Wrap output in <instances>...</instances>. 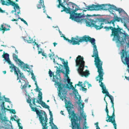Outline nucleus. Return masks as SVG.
<instances>
[{"instance_id": "1", "label": "nucleus", "mask_w": 129, "mask_h": 129, "mask_svg": "<svg viewBox=\"0 0 129 129\" xmlns=\"http://www.w3.org/2000/svg\"><path fill=\"white\" fill-rule=\"evenodd\" d=\"M66 88L70 89V88H58V95L60 99L63 100L64 99L65 100L66 108L67 110L68 113L71 115L69 116L70 118L71 117L72 126V129H81L80 126V122L82 119L81 117L79 116L78 118L76 116V114L74 113V111H72L73 105L70 101H67L66 99L67 95V91Z\"/></svg>"}, {"instance_id": "2", "label": "nucleus", "mask_w": 129, "mask_h": 129, "mask_svg": "<svg viewBox=\"0 0 129 129\" xmlns=\"http://www.w3.org/2000/svg\"><path fill=\"white\" fill-rule=\"evenodd\" d=\"M86 8L87 10H83V12H86L87 10L92 11L94 10H108L111 14L114 16H116V14L115 12L113 11V10L118 12V14L120 16H128L127 13L122 9L117 8L115 5L110 4H103L102 5H94L93 4L91 5L88 6Z\"/></svg>"}, {"instance_id": "3", "label": "nucleus", "mask_w": 129, "mask_h": 129, "mask_svg": "<svg viewBox=\"0 0 129 129\" xmlns=\"http://www.w3.org/2000/svg\"><path fill=\"white\" fill-rule=\"evenodd\" d=\"M57 1L59 3L57 7L60 8L61 6L63 8V9L61 10V12L64 11L67 13L69 14L70 15V16H97L100 15H90L88 14L85 15L84 14H82V13H76L77 10H80L77 8H75L74 10V6L76 5L75 4L70 2L67 3H66V0H57Z\"/></svg>"}, {"instance_id": "4", "label": "nucleus", "mask_w": 129, "mask_h": 129, "mask_svg": "<svg viewBox=\"0 0 129 129\" xmlns=\"http://www.w3.org/2000/svg\"><path fill=\"white\" fill-rule=\"evenodd\" d=\"M30 96H28V99L27 100V102L29 104V106L31 108L32 110L34 112H36L38 116L39 117V119L40 122L41 124L43 126L42 129H48V126H47V125L48 124L47 123L48 120L47 115L45 112L42 110L39 111L36 108L33 107V105L31 103V100L30 99Z\"/></svg>"}, {"instance_id": "5", "label": "nucleus", "mask_w": 129, "mask_h": 129, "mask_svg": "<svg viewBox=\"0 0 129 129\" xmlns=\"http://www.w3.org/2000/svg\"><path fill=\"white\" fill-rule=\"evenodd\" d=\"M66 40L73 45H79L80 44L79 43L84 42H87L89 41L93 46V53L97 50L95 42V39L91 38L88 36L84 35L82 37H80L76 36L75 38L72 37L71 40L67 38Z\"/></svg>"}, {"instance_id": "6", "label": "nucleus", "mask_w": 129, "mask_h": 129, "mask_svg": "<svg viewBox=\"0 0 129 129\" xmlns=\"http://www.w3.org/2000/svg\"><path fill=\"white\" fill-rule=\"evenodd\" d=\"M92 57H95L94 62L95 64L98 69L97 72L99 75L96 78H100L99 82H102L103 78V76L104 73L103 72V69L102 68L103 62L101 61L98 55L97 50L93 53V55H91Z\"/></svg>"}, {"instance_id": "7", "label": "nucleus", "mask_w": 129, "mask_h": 129, "mask_svg": "<svg viewBox=\"0 0 129 129\" xmlns=\"http://www.w3.org/2000/svg\"><path fill=\"white\" fill-rule=\"evenodd\" d=\"M84 58L83 56L78 55L75 61L76 65L79 67L78 71L81 76H85L87 77L89 74V71L86 70L85 71H83L85 66V61L84 60Z\"/></svg>"}, {"instance_id": "8", "label": "nucleus", "mask_w": 129, "mask_h": 129, "mask_svg": "<svg viewBox=\"0 0 129 129\" xmlns=\"http://www.w3.org/2000/svg\"><path fill=\"white\" fill-rule=\"evenodd\" d=\"M63 64L64 67L66 70V74H65L64 71L61 70H60V68L59 67L58 68L56 67L57 69L56 72V75L53 76V79L54 81H58L60 78V73H62L63 74H65V76H66L69 78L68 74H69V68L68 65V62L67 61L66 62L64 61H63Z\"/></svg>"}, {"instance_id": "9", "label": "nucleus", "mask_w": 129, "mask_h": 129, "mask_svg": "<svg viewBox=\"0 0 129 129\" xmlns=\"http://www.w3.org/2000/svg\"><path fill=\"white\" fill-rule=\"evenodd\" d=\"M70 17L69 18L73 21L77 22H80L82 21H85L86 23V26L88 27H93V25L94 20L91 19L87 18L84 19L83 17Z\"/></svg>"}, {"instance_id": "10", "label": "nucleus", "mask_w": 129, "mask_h": 129, "mask_svg": "<svg viewBox=\"0 0 129 129\" xmlns=\"http://www.w3.org/2000/svg\"><path fill=\"white\" fill-rule=\"evenodd\" d=\"M121 29L119 28H117L114 27V30L113 31V33H114V37L113 40H116V42L119 46L122 45L124 43V40H122L121 41L120 40V37L119 34V33L120 32Z\"/></svg>"}, {"instance_id": "11", "label": "nucleus", "mask_w": 129, "mask_h": 129, "mask_svg": "<svg viewBox=\"0 0 129 129\" xmlns=\"http://www.w3.org/2000/svg\"><path fill=\"white\" fill-rule=\"evenodd\" d=\"M106 20L105 19H101L100 20L99 19L98 20H94L93 25L92 27H94L96 30L100 29L103 28V26L102 25L104 24L103 22Z\"/></svg>"}, {"instance_id": "12", "label": "nucleus", "mask_w": 129, "mask_h": 129, "mask_svg": "<svg viewBox=\"0 0 129 129\" xmlns=\"http://www.w3.org/2000/svg\"><path fill=\"white\" fill-rule=\"evenodd\" d=\"M81 97L80 96H79V99H78V102L79 103V104L80 105L81 104V105L82 106V108L81 107H80V110H82V112H81L80 113V115L81 117H83V118L84 119V121L83 122V124H85V125H86V124L87 123V122L86 121V116L85 115H84L83 113L84 112V111H83V108L84 107V105L82 104V101H81Z\"/></svg>"}, {"instance_id": "13", "label": "nucleus", "mask_w": 129, "mask_h": 129, "mask_svg": "<svg viewBox=\"0 0 129 129\" xmlns=\"http://www.w3.org/2000/svg\"><path fill=\"white\" fill-rule=\"evenodd\" d=\"M42 92L40 91H39L38 97L40 98V101L37 100V101L36 102L41 104L43 108L49 109V107L48 105H47L44 102H43L42 101Z\"/></svg>"}, {"instance_id": "14", "label": "nucleus", "mask_w": 129, "mask_h": 129, "mask_svg": "<svg viewBox=\"0 0 129 129\" xmlns=\"http://www.w3.org/2000/svg\"><path fill=\"white\" fill-rule=\"evenodd\" d=\"M12 67L13 68H14V73L17 76V80L19 79L18 74V73L20 75V77L21 79L25 78V77L23 73L22 72H21L20 70H19L18 68L16 67L15 66H14L13 64H12Z\"/></svg>"}, {"instance_id": "15", "label": "nucleus", "mask_w": 129, "mask_h": 129, "mask_svg": "<svg viewBox=\"0 0 129 129\" xmlns=\"http://www.w3.org/2000/svg\"><path fill=\"white\" fill-rule=\"evenodd\" d=\"M2 56V57L4 58V59L9 64H10V68L12 69H14V68H13L12 66V64H13L14 66V65L13 64L11 63V62L9 58V55L7 53H5V52H4V53Z\"/></svg>"}, {"instance_id": "16", "label": "nucleus", "mask_w": 129, "mask_h": 129, "mask_svg": "<svg viewBox=\"0 0 129 129\" xmlns=\"http://www.w3.org/2000/svg\"><path fill=\"white\" fill-rule=\"evenodd\" d=\"M19 66L20 67L21 69H29V65L27 64L24 63V62L21 61V60H19Z\"/></svg>"}, {"instance_id": "17", "label": "nucleus", "mask_w": 129, "mask_h": 129, "mask_svg": "<svg viewBox=\"0 0 129 129\" xmlns=\"http://www.w3.org/2000/svg\"><path fill=\"white\" fill-rule=\"evenodd\" d=\"M106 121L108 122H111L113 124L115 129H117L116 124L115 123V116H113V118H110L108 119H106Z\"/></svg>"}, {"instance_id": "18", "label": "nucleus", "mask_w": 129, "mask_h": 129, "mask_svg": "<svg viewBox=\"0 0 129 129\" xmlns=\"http://www.w3.org/2000/svg\"><path fill=\"white\" fill-rule=\"evenodd\" d=\"M39 4L37 5V7L38 9L41 8V7L43 8V10L45 9V6L44 4V1L43 0H40L39 2Z\"/></svg>"}, {"instance_id": "19", "label": "nucleus", "mask_w": 129, "mask_h": 129, "mask_svg": "<svg viewBox=\"0 0 129 129\" xmlns=\"http://www.w3.org/2000/svg\"><path fill=\"white\" fill-rule=\"evenodd\" d=\"M105 110L107 114V117L106 118H108V119H109L110 118H113V116H113V114H112L111 116H110L109 115V112L108 109L107 103L106 105V108Z\"/></svg>"}, {"instance_id": "20", "label": "nucleus", "mask_w": 129, "mask_h": 129, "mask_svg": "<svg viewBox=\"0 0 129 129\" xmlns=\"http://www.w3.org/2000/svg\"><path fill=\"white\" fill-rule=\"evenodd\" d=\"M10 29L9 28H7L5 27H4V25L3 24L1 25V27L0 28V31H2L3 34H4L5 31L9 30Z\"/></svg>"}, {"instance_id": "21", "label": "nucleus", "mask_w": 129, "mask_h": 129, "mask_svg": "<svg viewBox=\"0 0 129 129\" xmlns=\"http://www.w3.org/2000/svg\"><path fill=\"white\" fill-rule=\"evenodd\" d=\"M4 103L5 102L4 101L2 102V108L1 110L2 111H3L4 112H6V111H5L6 110H9V109H7V108H5L4 106Z\"/></svg>"}, {"instance_id": "22", "label": "nucleus", "mask_w": 129, "mask_h": 129, "mask_svg": "<svg viewBox=\"0 0 129 129\" xmlns=\"http://www.w3.org/2000/svg\"><path fill=\"white\" fill-rule=\"evenodd\" d=\"M50 122L49 123H50V125L51 126V122H52V124L53 125V128H55V129H58V128L53 123V118L52 117V118H50Z\"/></svg>"}, {"instance_id": "23", "label": "nucleus", "mask_w": 129, "mask_h": 129, "mask_svg": "<svg viewBox=\"0 0 129 129\" xmlns=\"http://www.w3.org/2000/svg\"><path fill=\"white\" fill-rule=\"evenodd\" d=\"M114 101V99L113 100H111V102L112 103V106L111 107L113 108V116H115L114 114V112H115V110L114 107V103L113 102Z\"/></svg>"}, {"instance_id": "24", "label": "nucleus", "mask_w": 129, "mask_h": 129, "mask_svg": "<svg viewBox=\"0 0 129 129\" xmlns=\"http://www.w3.org/2000/svg\"><path fill=\"white\" fill-rule=\"evenodd\" d=\"M0 119L3 121L4 122H7L8 120H7V118L5 116L3 117L1 115L0 117Z\"/></svg>"}, {"instance_id": "25", "label": "nucleus", "mask_w": 129, "mask_h": 129, "mask_svg": "<svg viewBox=\"0 0 129 129\" xmlns=\"http://www.w3.org/2000/svg\"><path fill=\"white\" fill-rule=\"evenodd\" d=\"M106 93H105V94H106L105 95V96L106 97V96H108L109 97L110 99L111 100H113L114 99L112 95H111L109 93V92L107 91L106 92Z\"/></svg>"}, {"instance_id": "26", "label": "nucleus", "mask_w": 129, "mask_h": 129, "mask_svg": "<svg viewBox=\"0 0 129 129\" xmlns=\"http://www.w3.org/2000/svg\"><path fill=\"white\" fill-rule=\"evenodd\" d=\"M106 93H105V94H106L105 95V96L106 97V96H108L109 97L110 99L111 100H113L114 99L112 95H111L109 93V92L107 91L106 92Z\"/></svg>"}, {"instance_id": "27", "label": "nucleus", "mask_w": 129, "mask_h": 129, "mask_svg": "<svg viewBox=\"0 0 129 129\" xmlns=\"http://www.w3.org/2000/svg\"><path fill=\"white\" fill-rule=\"evenodd\" d=\"M13 59L16 62L18 61L19 62V60L20 59L18 58V56L17 55H16L15 54H13Z\"/></svg>"}, {"instance_id": "28", "label": "nucleus", "mask_w": 129, "mask_h": 129, "mask_svg": "<svg viewBox=\"0 0 129 129\" xmlns=\"http://www.w3.org/2000/svg\"><path fill=\"white\" fill-rule=\"evenodd\" d=\"M35 81V84L36 87V91H38L39 92V91H40V90H39V88L38 86L37 85V82L36 81Z\"/></svg>"}, {"instance_id": "29", "label": "nucleus", "mask_w": 129, "mask_h": 129, "mask_svg": "<svg viewBox=\"0 0 129 129\" xmlns=\"http://www.w3.org/2000/svg\"><path fill=\"white\" fill-rule=\"evenodd\" d=\"M49 76L50 77H52V76H54V74L51 70H50L49 72Z\"/></svg>"}, {"instance_id": "30", "label": "nucleus", "mask_w": 129, "mask_h": 129, "mask_svg": "<svg viewBox=\"0 0 129 129\" xmlns=\"http://www.w3.org/2000/svg\"><path fill=\"white\" fill-rule=\"evenodd\" d=\"M30 38V37H23V39L25 42H27V41L28 39Z\"/></svg>"}, {"instance_id": "31", "label": "nucleus", "mask_w": 129, "mask_h": 129, "mask_svg": "<svg viewBox=\"0 0 129 129\" xmlns=\"http://www.w3.org/2000/svg\"><path fill=\"white\" fill-rule=\"evenodd\" d=\"M109 30L110 29L112 31V34L111 35V36H114V33L113 34V30H114V28H113V27H112V26H110L109 27Z\"/></svg>"}, {"instance_id": "32", "label": "nucleus", "mask_w": 129, "mask_h": 129, "mask_svg": "<svg viewBox=\"0 0 129 129\" xmlns=\"http://www.w3.org/2000/svg\"><path fill=\"white\" fill-rule=\"evenodd\" d=\"M35 41H33V40L31 39L30 38L28 39L27 41V43H34Z\"/></svg>"}, {"instance_id": "33", "label": "nucleus", "mask_w": 129, "mask_h": 129, "mask_svg": "<svg viewBox=\"0 0 129 129\" xmlns=\"http://www.w3.org/2000/svg\"><path fill=\"white\" fill-rule=\"evenodd\" d=\"M100 87H102V89H103V88H105V86L104 85V84L103 82H100Z\"/></svg>"}, {"instance_id": "34", "label": "nucleus", "mask_w": 129, "mask_h": 129, "mask_svg": "<svg viewBox=\"0 0 129 129\" xmlns=\"http://www.w3.org/2000/svg\"><path fill=\"white\" fill-rule=\"evenodd\" d=\"M83 84L84 85V86H82V90L83 91H86L87 90V89L86 88H84V87H85V83H83Z\"/></svg>"}, {"instance_id": "35", "label": "nucleus", "mask_w": 129, "mask_h": 129, "mask_svg": "<svg viewBox=\"0 0 129 129\" xmlns=\"http://www.w3.org/2000/svg\"><path fill=\"white\" fill-rule=\"evenodd\" d=\"M102 89L103 90L102 91V92L104 94H105V93H106V92L108 91L106 89L105 87V88H104L103 89Z\"/></svg>"}, {"instance_id": "36", "label": "nucleus", "mask_w": 129, "mask_h": 129, "mask_svg": "<svg viewBox=\"0 0 129 129\" xmlns=\"http://www.w3.org/2000/svg\"><path fill=\"white\" fill-rule=\"evenodd\" d=\"M9 111H10V112L13 114H15V110L13 109H9Z\"/></svg>"}, {"instance_id": "37", "label": "nucleus", "mask_w": 129, "mask_h": 129, "mask_svg": "<svg viewBox=\"0 0 129 129\" xmlns=\"http://www.w3.org/2000/svg\"><path fill=\"white\" fill-rule=\"evenodd\" d=\"M32 100H33V104L34 105V106H36V104L35 103V100L36 99L34 98H32Z\"/></svg>"}, {"instance_id": "38", "label": "nucleus", "mask_w": 129, "mask_h": 129, "mask_svg": "<svg viewBox=\"0 0 129 129\" xmlns=\"http://www.w3.org/2000/svg\"><path fill=\"white\" fill-rule=\"evenodd\" d=\"M4 99L6 102H7L8 103H10L11 101H9V98H5Z\"/></svg>"}, {"instance_id": "39", "label": "nucleus", "mask_w": 129, "mask_h": 129, "mask_svg": "<svg viewBox=\"0 0 129 129\" xmlns=\"http://www.w3.org/2000/svg\"><path fill=\"white\" fill-rule=\"evenodd\" d=\"M82 83V82H80L79 81L78 82V83L76 84L78 86L82 87V85L81 84H81Z\"/></svg>"}, {"instance_id": "40", "label": "nucleus", "mask_w": 129, "mask_h": 129, "mask_svg": "<svg viewBox=\"0 0 129 129\" xmlns=\"http://www.w3.org/2000/svg\"><path fill=\"white\" fill-rule=\"evenodd\" d=\"M11 119L12 120L13 119L15 121H16L17 123H18L19 122L20 119H18L17 120H16L13 117H11Z\"/></svg>"}, {"instance_id": "41", "label": "nucleus", "mask_w": 129, "mask_h": 129, "mask_svg": "<svg viewBox=\"0 0 129 129\" xmlns=\"http://www.w3.org/2000/svg\"><path fill=\"white\" fill-rule=\"evenodd\" d=\"M42 55L45 57V58H46L47 57L46 54V53H44V52H43L42 53Z\"/></svg>"}, {"instance_id": "42", "label": "nucleus", "mask_w": 129, "mask_h": 129, "mask_svg": "<svg viewBox=\"0 0 129 129\" xmlns=\"http://www.w3.org/2000/svg\"><path fill=\"white\" fill-rule=\"evenodd\" d=\"M48 109L49 110V114H50V118H52L53 117V115H52V112L49 109Z\"/></svg>"}, {"instance_id": "43", "label": "nucleus", "mask_w": 129, "mask_h": 129, "mask_svg": "<svg viewBox=\"0 0 129 129\" xmlns=\"http://www.w3.org/2000/svg\"><path fill=\"white\" fill-rule=\"evenodd\" d=\"M28 82L27 83L25 84L24 85H23L22 87V88L23 89L27 87V85L28 84Z\"/></svg>"}, {"instance_id": "44", "label": "nucleus", "mask_w": 129, "mask_h": 129, "mask_svg": "<svg viewBox=\"0 0 129 129\" xmlns=\"http://www.w3.org/2000/svg\"><path fill=\"white\" fill-rule=\"evenodd\" d=\"M17 123L18 124V126L19 127V129H23L22 126H20V124H21V123H20L19 122Z\"/></svg>"}, {"instance_id": "45", "label": "nucleus", "mask_w": 129, "mask_h": 129, "mask_svg": "<svg viewBox=\"0 0 129 129\" xmlns=\"http://www.w3.org/2000/svg\"><path fill=\"white\" fill-rule=\"evenodd\" d=\"M68 84H70V87L71 88H72V87L73 88L72 89H74V87H73V85H72V82H69V83H68Z\"/></svg>"}, {"instance_id": "46", "label": "nucleus", "mask_w": 129, "mask_h": 129, "mask_svg": "<svg viewBox=\"0 0 129 129\" xmlns=\"http://www.w3.org/2000/svg\"><path fill=\"white\" fill-rule=\"evenodd\" d=\"M32 74H32V77H31V78H32V79H33L34 80V81H36V80H35V79H36L35 77L34 76V75L33 74V73H32Z\"/></svg>"}, {"instance_id": "47", "label": "nucleus", "mask_w": 129, "mask_h": 129, "mask_svg": "<svg viewBox=\"0 0 129 129\" xmlns=\"http://www.w3.org/2000/svg\"><path fill=\"white\" fill-rule=\"evenodd\" d=\"M5 10H2L1 8H0V12L1 13H5Z\"/></svg>"}, {"instance_id": "48", "label": "nucleus", "mask_w": 129, "mask_h": 129, "mask_svg": "<svg viewBox=\"0 0 129 129\" xmlns=\"http://www.w3.org/2000/svg\"><path fill=\"white\" fill-rule=\"evenodd\" d=\"M73 90L74 89V91L75 92V94H76V93L78 94L77 91L76 89H75V88L74 89H72Z\"/></svg>"}, {"instance_id": "49", "label": "nucleus", "mask_w": 129, "mask_h": 129, "mask_svg": "<svg viewBox=\"0 0 129 129\" xmlns=\"http://www.w3.org/2000/svg\"><path fill=\"white\" fill-rule=\"evenodd\" d=\"M104 28L106 29V30L107 31H109V27H107L106 26H105L104 27Z\"/></svg>"}, {"instance_id": "50", "label": "nucleus", "mask_w": 129, "mask_h": 129, "mask_svg": "<svg viewBox=\"0 0 129 129\" xmlns=\"http://www.w3.org/2000/svg\"><path fill=\"white\" fill-rule=\"evenodd\" d=\"M18 20V19H13L12 20H11L12 21H17Z\"/></svg>"}, {"instance_id": "51", "label": "nucleus", "mask_w": 129, "mask_h": 129, "mask_svg": "<svg viewBox=\"0 0 129 129\" xmlns=\"http://www.w3.org/2000/svg\"><path fill=\"white\" fill-rule=\"evenodd\" d=\"M11 126L10 125H9L8 126H7V127H5L6 129H11V128L10 127Z\"/></svg>"}, {"instance_id": "52", "label": "nucleus", "mask_w": 129, "mask_h": 129, "mask_svg": "<svg viewBox=\"0 0 129 129\" xmlns=\"http://www.w3.org/2000/svg\"><path fill=\"white\" fill-rule=\"evenodd\" d=\"M83 126H84V127H83V129L84 128V127H85V128H88V126H86V125H85V124H83Z\"/></svg>"}, {"instance_id": "53", "label": "nucleus", "mask_w": 129, "mask_h": 129, "mask_svg": "<svg viewBox=\"0 0 129 129\" xmlns=\"http://www.w3.org/2000/svg\"><path fill=\"white\" fill-rule=\"evenodd\" d=\"M3 99H2V98L1 95V93L0 92V101H1Z\"/></svg>"}, {"instance_id": "54", "label": "nucleus", "mask_w": 129, "mask_h": 129, "mask_svg": "<svg viewBox=\"0 0 129 129\" xmlns=\"http://www.w3.org/2000/svg\"><path fill=\"white\" fill-rule=\"evenodd\" d=\"M23 22H24V23L26 24V25H27V26L28 25V24L24 20V21H23Z\"/></svg>"}, {"instance_id": "55", "label": "nucleus", "mask_w": 129, "mask_h": 129, "mask_svg": "<svg viewBox=\"0 0 129 129\" xmlns=\"http://www.w3.org/2000/svg\"><path fill=\"white\" fill-rule=\"evenodd\" d=\"M125 78L127 80H128L129 81V77H127L125 76Z\"/></svg>"}, {"instance_id": "56", "label": "nucleus", "mask_w": 129, "mask_h": 129, "mask_svg": "<svg viewBox=\"0 0 129 129\" xmlns=\"http://www.w3.org/2000/svg\"><path fill=\"white\" fill-rule=\"evenodd\" d=\"M18 19H20L21 21H24V19L23 18H21L20 17H19L18 18Z\"/></svg>"}, {"instance_id": "57", "label": "nucleus", "mask_w": 129, "mask_h": 129, "mask_svg": "<svg viewBox=\"0 0 129 129\" xmlns=\"http://www.w3.org/2000/svg\"><path fill=\"white\" fill-rule=\"evenodd\" d=\"M67 82L68 83H69V82H70V79H68L67 80Z\"/></svg>"}, {"instance_id": "58", "label": "nucleus", "mask_w": 129, "mask_h": 129, "mask_svg": "<svg viewBox=\"0 0 129 129\" xmlns=\"http://www.w3.org/2000/svg\"><path fill=\"white\" fill-rule=\"evenodd\" d=\"M57 43H56L55 42L54 43H53V44L54 45V47H55L56 46V45L57 44Z\"/></svg>"}, {"instance_id": "59", "label": "nucleus", "mask_w": 129, "mask_h": 129, "mask_svg": "<svg viewBox=\"0 0 129 129\" xmlns=\"http://www.w3.org/2000/svg\"><path fill=\"white\" fill-rule=\"evenodd\" d=\"M88 88H89V87L91 86V85L90 84H88Z\"/></svg>"}, {"instance_id": "60", "label": "nucleus", "mask_w": 129, "mask_h": 129, "mask_svg": "<svg viewBox=\"0 0 129 129\" xmlns=\"http://www.w3.org/2000/svg\"><path fill=\"white\" fill-rule=\"evenodd\" d=\"M98 122H96V123L95 124V125H96V127H98L99 126L98 125Z\"/></svg>"}, {"instance_id": "61", "label": "nucleus", "mask_w": 129, "mask_h": 129, "mask_svg": "<svg viewBox=\"0 0 129 129\" xmlns=\"http://www.w3.org/2000/svg\"><path fill=\"white\" fill-rule=\"evenodd\" d=\"M60 113L62 115H64V113H63V111H61L60 112Z\"/></svg>"}, {"instance_id": "62", "label": "nucleus", "mask_w": 129, "mask_h": 129, "mask_svg": "<svg viewBox=\"0 0 129 129\" xmlns=\"http://www.w3.org/2000/svg\"><path fill=\"white\" fill-rule=\"evenodd\" d=\"M48 56H49V57H50V58H51L52 56L51 54H48Z\"/></svg>"}, {"instance_id": "63", "label": "nucleus", "mask_w": 129, "mask_h": 129, "mask_svg": "<svg viewBox=\"0 0 129 129\" xmlns=\"http://www.w3.org/2000/svg\"><path fill=\"white\" fill-rule=\"evenodd\" d=\"M64 39V40H67V38H66L65 36H63V37Z\"/></svg>"}, {"instance_id": "64", "label": "nucleus", "mask_w": 129, "mask_h": 129, "mask_svg": "<svg viewBox=\"0 0 129 129\" xmlns=\"http://www.w3.org/2000/svg\"><path fill=\"white\" fill-rule=\"evenodd\" d=\"M52 57H53V56H54V53L53 52H52Z\"/></svg>"}]
</instances>
